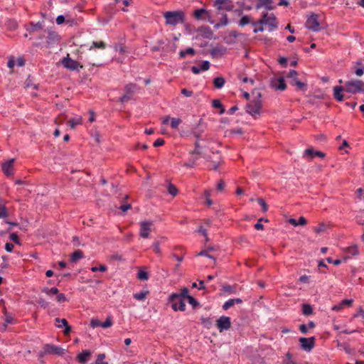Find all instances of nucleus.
I'll use <instances>...</instances> for the list:
<instances>
[{"instance_id": "41", "label": "nucleus", "mask_w": 364, "mask_h": 364, "mask_svg": "<svg viewBox=\"0 0 364 364\" xmlns=\"http://www.w3.org/2000/svg\"><path fill=\"white\" fill-rule=\"evenodd\" d=\"M228 16H227V14H223L220 21V23L216 24L215 27L219 28L220 26H224L228 25Z\"/></svg>"}, {"instance_id": "14", "label": "nucleus", "mask_w": 364, "mask_h": 364, "mask_svg": "<svg viewBox=\"0 0 364 364\" xmlns=\"http://www.w3.org/2000/svg\"><path fill=\"white\" fill-rule=\"evenodd\" d=\"M14 159H11L9 161H5L2 164V171L7 176H11L13 174Z\"/></svg>"}, {"instance_id": "48", "label": "nucleus", "mask_w": 364, "mask_h": 364, "mask_svg": "<svg viewBox=\"0 0 364 364\" xmlns=\"http://www.w3.org/2000/svg\"><path fill=\"white\" fill-rule=\"evenodd\" d=\"M346 252L351 255H356L358 253L356 246L348 247L346 250Z\"/></svg>"}, {"instance_id": "11", "label": "nucleus", "mask_w": 364, "mask_h": 364, "mask_svg": "<svg viewBox=\"0 0 364 364\" xmlns=\"http://www.w3.org/2000/svg\"><path fill=\"white\" fill-rule=\"evenodd\" d=\"M214 6L218 11H231L233 9V4L231 0H215Z\"/></svg>"}, {"instance_id": "3", "label": "nucleus", "mask_w": 364, "mask_h": 364, "mask_svg": "<svg viewBox=\"0 0 364 364\" xmlns=\"http://www.w3.org/2000/svg\"><path fill=\"white\" fill-rule=\"evenodd\" d=\"M259 25L267 26L269 31H272L277 28L278 23L274 14H264L259 20Z\"/></svg>"}, {"instance_id": "51", "label": "nucleus", "mask_w": 364, "mask_h": 364, "mask_svg": "<svg viewBox=\"0 0 364 364\" xmlns=\"http://www.w3.org/2000/svg\"><path fill=\"white\" fill-rule=\"evenodd\" d=\"M105 355L104 353L99 354L96 360L95 364H108L107 362H105Z\"/></svg>"}, {"instance_id": "61", "label": "nucleus", "mask_w": 364, "mask_h": 364, "mask_svg": "<svg viewBox=\"0 0 364 364\" xmlns=\"http://www.w3.org/2000/svg\"><path fill=\"white\" fill-rule=\"evenodd\" d=\"M210 68V63L207 60L203 61L200 65V68L203 71L208 70Z\"/></svg>"}, {"instance_id": "9", "label": "nucleus", "mask_w": 364, "mask_h": 364, "mask_svg": "<svg viewBox=\"0 0 364 364\" xmlns=\"http://www.w3.org/2000/svg\"><path fill=\"white\" fill-rule=\"evenodd\" d=\"M270 85L272 88L280 91H284L287 88V85L283 77H274L271 78Z\"/></svg>"}, {"instance_id": "47", "label": "nucleus", "mask_w": 364, "mask_h": 364, "mask_svg": "<svg viewBox=\"0 0 364 364\" xmlns=\"http://www.w3.org/2000/svg\"><path fill=\"white\" fill-rule=\"evenodd\" d=\"M235 305L234 300L232 299L228 300L224 303L223 305V309L224 310H228L230 307L233 306Z\"/></svg>"}, {"instance_id": "13", "label": "nucleus", "mask_w": 364, "mask_h": 364, "mask_svg": "<svg viewBox=\"0 0 364 364\" xmlns=\"http://www.w3.org/2000/svg\"><path fill=\"white\" fill-rule=\"evenodd\" d=\"M48 36L46 37V43L49 46L57 44L60 41L59 35L53 31H48Z\"/></svg>"}, {"instance_id": "15", "label": "nucleus", "mask_w": 364, "mask_h": 364, "mask_svg": "<svg viewBox=\"0 0 364 364\" xmlns=\"http://www.w3.org/2000/svg\"><path fill=\"white\" fill-rule=\"evenodd\" d=\"M55 325L58 328H62L63 326H64L65 330L63 332H64V334H65V335L69 334L70 332L71 331V328L69 326V324L65 318H55Z\"/></svg>"}, {"instance_id": "26", "label": "nucleus", "mask_w": 364, "mask_h": 364, "mask_svg": "<svg viewBox=\"0 0 364 364\" xmlns=\"http://www.w3.org/2000/svg\"><path fill=\"white\" fill-rule=\"evenodd\" d=\"M82 257L83 252L80 250H77L70 255V261L72 262H76L78 259Z\"/></svg>"}, {"instance_id": "62", "label": "nucleus", "mask_w": 364, "mask_h": 364, "mask_svg": "<svg viewBox=\"0 0 364 364\" xmlns=\"http://www.w3.org/2000/svg\"><path fill=\"white\" fill-rule=\"evenodd\" d=\"M325 228H326L325 225L321 223V224H319L318 226L314 228V231L316 232H323L325 230Z\"/></svg>"}, {"instance_id": "1", "label": "nucleus", "mask_w": 364, "mask_h": 364, "mask_svg": "<svg viewBox=\"0 0 364 364\" xmlns=\"http://www.w3.org/2000/svg\"><path fill=\"white\" fill-rule=\"evenodd\" d=\"M252 95H254V98L246 105L245 109L248 114L256 117L257 115H259L262 108V95L258 91L253 92Z\"/></svg>"}, {"instance_id": "4", "label": "nucleus", "mask_w": 364, "mask_h": 364, "mask_svg": "<svg viewBox=\"0 0 364 364\" xmlns=\"http://www.w3.org/2000/svg\"><path fill=\"white\" fill-rule=\"evenodd\" d=\"M345 92L350 94L364 92V82L360 80H352L346 82L344 85Z\"/></svg>"}, {"instance_id": "34", "label": "nucleus", "mask_w": 364, "mask_h": 364, "mask_svg": "<svg viewBox=\"0 0 364 364\" xmlns=\"http://www.w3.org/2000/svg\"><path fill=\"white\" fill-rule=\"evenodd\" d=\"M292 85L296 86L299 90H304L306 88V84L295 78L291 82Z\"/></svg>"}, {"instance_id": "42", "label": "nucleus", "mask_w": 364, "mask_h": 364, "mask_svg": "<svg viewBox=\"0 0 364 364\" xmlns=\"http://www.w3.org/2000/svg\"><path fill=\"white\" fill-rule=\"evenodd\" d=\"M283 364H296L295 361L292 359L291 353H287L286 357L283 360Z\"/></svg>"}, {"instance_id": "17", "label": "nucleus", "mask_w": 364, "mask_h": 364, "mask_svg": "<svg viewBox=\"0 0 364 364\" xmlns=\"http://www.w3.org/2000/svg\"><path fill=\"white\" fill-rule=\"evenodd\" d=\"M304 156L309 157L310 159H313L315 156L323 158L325 156V154L320 151H314L313 148H309L305 150Z\"/></svg>"}, {"instance_id": "49", "label": "nucleus", "mask_w": 364, "mask_h": 364, "mask_svg": "<svg viewBox=\"0 0 364 364\" xmlns=\"http://www.w3.org/2000/svg\"><path fill=\"white\" fill-rule=\"evenodd\" d=\"M102 322L97 318H93L90 321V326L92 328H96L98 326H101Z\"/></svg>"}, {"instance_id": "29", "label": "nucleus", "mask_w": 364, "mask_h": 364, "mask_svg": "<svg viewBox=\"0 0 364 364\" xmlns=\"http://www.w3.org/2000/svg\"><path fill=\"white\" fill-rule=\"evenodd\" d=\"M149 291H141L134 294V298L138 301H143L149 294Z\"/></svg>"}, {"instance_id": "38", "label": "nucleus", "mask_w": 364, "mask_h": 364, "mask_svg": "<svg viewBox=\"0 0 364 364\" xmlns=\"http://www.w3.org/2000/svg\"><path fill=\"white\" fill-rule=\"evenodd\" d=\"M92 48H99V49H105L106 48V44L103 41H100V42L93 41L92 46L90 47V49H92Z\"/></svg>"}, {"instance_id": "56", "label": "nucleus", "mask_w": 364, "mask_h": 364, "mask_svg": "<svg viewBox=\"0 0 364 364\" xmlns=\"http://www.w3.org/2000/svg\"><path fill=\"white\" fill-rule=\"evenodd\" d=\"M201 323L205 327L209 328V326L212 324V321L210 318H201Z\"/></svg>"}, {"instance_id": "59", "label": "nucleus", "mask_w": 364, "mask_h": 364, "mask_svg": "<svg viewBox=\"0 0 364 364\" xmlns=\"http://www.w3.org/2000/svg\"><path fill=\"white\" fill-rule=\"evenodd\" d=\"M297 75H298V73L296 70H292L289 71V73L287 75V77L289 78H291V80H293L295 78H297Z\"/></svg>"}, {"instance_id": "43", "label": "nucleus", "mask_w": 364, "mask_h": 364, "mask_svg": "<svg viewBox=\"0 0 364 364\" xmlns=\"http://www.w3.org/2000/svg\"><path fill=\"white\" fill-rule=\"evenodd\" d=\"M112 324H113V322H112L111 316H108L106 318L105 321L102 322L101 326L104 328H107L112 326Z\"/></svg>"}, {"instance_id": "18", "label": "nucleus", "mask_w": 364, "mask_h": 364, "mask_svg": "<svg viewBox=\"0 0 364 364\" xmlns=\"http://www.w3.org/2000/svg\"><path fill=\"white\" fill-rule=\"evenodd\" d=\"M201 156V154L193 153V151H190V157L188 161L185 163L184 166L190 168L194 167L196 165V162Z\"/></svg>"}, {"instance_id": "23", "label": "nucleus", "mask_w": 364, "mask_h": 364, "mask_svg": "<svg viewBox=\"0 0 364 364\" xmlns=\"http://www.w3.org/2000/svg\"><path fill=\"white\" fill-rule=\"evenodd\" d=\"M288 222L294 226L305 225L307 223L306 218L303 216L299 217L298 220L294 218H290Z\"/></svg>"}, {"instance_id": "45", "label": "nucleus", "mask_w": 364, "mask_h": 364, "mask_svg": "<svg viewBox=\"0 0 364 364\" xmlns=\"http://www.w3.org/2000/svg\"><path fill=\"white\" fill-rule=\"evenodd\" d=\"M186 299L191 305L193 306V308H196L198 306H199V303L192 296H188V298H186Z\"/></svg>"}, {"instance_id": "10", "label": "nucleus", "mask_w": 364, "mask_h": 364, "mask_svg": "<svg viewBox=\"0 0 364 364\" xmlns=\"http://www.w3.org/2000/svg\"><path fill=\"white\" fill-rule=\"evenodd\" d=\"M306 26L313 31H318L320 30V24L318 21V16L316 14H311L306 20Z\"/></svg>"}, {"instance_id": "5", "label": "nucleus", "mask_w": 364, "mask_h": 364, "mask_svg": "<svg viewBox=\"0 0 364 364\" xmlns=\"http://www.w3.org/2000/svg\"><path fill=\"white\" fill-rule=\"evenodd\" d=\"M40 353L41 355L47 354L63 355L65 353V350L58 346L53 344H46L43 346V349Z\"/></svg>"}, {"instance_id": "35", "label": "nucleus", "mask_w": 364, "mask_h": 364, "mask_svg": "<svg viewBox=\"0 0 364 364\" xmlns=\"http://www.w3.org/2000/svg\"><path fill=\"white\" fill-rule=\"evenodd\" d=\"M167 191L172 196H176L178 192V188L172 183L168 184Z\"/></svg>"}, {"instance_id": "44", "label": "nucleus", "mask_w": 364, "mask_h": 364, "mask_svg": "<svg viewBox=\"0 0 364 364\" xmlns=\"http://www.w3.org/2000/svg\"><path fill=\"white\" fill-rule=\"evenodd\" d=\"M137 277L139 279L144 281V280H147L149 279V274L146 272L140 270L138 272Z\"/></svg>"}, {"instance_id": "58", "label": "nucleus", "mask_w": 364, "mask_h": 364, "mask_svg": "<svg viewBox=\"0 0 364 364\" xmlns=\"http://www.w3.org/2000/svg\"><path fill=\"white\" fill-rule=\"evenodd\" d=\"M188 292H189L188 289L186 288H184L183 289L181 290V296L179 297L182 298L183 299H186V298H188V296H190L188 294Z\"/></svg>"}, {"instance_id": "6", "label": "nucleus", "mask_w": 364, "mask_h": 364, "mask_svg": "<svg viewBox=\"0 0 364 364\" xmlns=\"http://www.w3.org/2000/svg\"><path fill=\"white\" fill-rule=\"evenodd\" d=\"M61 64L64 68L70 70H76L78 68H82V65L77 61L71 59L69 54H67V56L61 60Z\"/></svg>"}, {"instance_id": "25", "label": "nucleus", "mask_w": 364, "mask_h": 364, "mask_svg": "<svg viewBox=\"0 0 364 364\" xmlns=\"http://www.w3.org/2000/svg\"><path fill=\"white\" fill-rule=\"evenodd\" d=\"M207 161L209 163V165H208V168L210 169H213V170H217L219 165H220V159L219 160H217V161H214V160H212L210 156H207L205 157Z\"/></svg>"}, {"instance_id": "16", "label": "nucleus", "mask_w": 364, "mask_h": 364, "mask_svg": "<svg viewBox=\"0 0 364 364\" xmlns=\"http://www.w3.org/2000/svg\"><path fill=\"white\" fill-rule=\"evenodd\" d=\"M176 298V300L173 302L172 304V308L175 311H183L186 309V303L184 299L182 298H180L179 296H175Z\"/></svg>"}, {"instance_id": "33", "label": "nucleus", "mask_w": 364, "mask_h": 364, "mask_svg": "<svg viewBox=\"0 0 364 364\" xmlns=\"http://www.w3.org/2000/svg\"><path fill=\"white\" fill-rule=\"evenodd\" d=\"M90 352L89 350H84L78 355V360L80 363H85L88 356H90Z\"/></svg>"}, {"instance_id": "64", "label": "nucleus", "mask_w": 364, "mask_h": 364, "mask_svg": "<svg viewBox=\"0 0 364 364\" xmlns=\"http://www.w3.org/2000/svg\"><path fill=\"white\" fill-rule=\"evenodd\" d=\"M38 304L43 308H46L48 307V302L46 301L45 299H40L38 301Z\"/></svg>"}, {"instance_id": "46", "label": "nucleus", "mask_w": 364, "mask_h": 364, "mask_svg": "<svg viewBox=\"0 0 364 364\" xmlns=\"http://www.w3.org/2000/svg\"><path fill=\"white\" fill-rule=\"evenodd\" d=\"M181 123V120L179 118H173L171 122V127L173 129H177L178 125Z\"/></svg>"}, {"instance_id": "63", "label": "nucleus", "mask_w": 364, "mask_h": 364, "mask_svg": "<svg viewBox=\"0 0 364 364\" xmlns=\"http://www.w3.org/2000/svg\"><path fill=\"white\" fill-rule=\"evenodd\" d=\"M56 299L58 302H64L66 301V297L64 294H57Z\"/></svg>"}, {"instance_id": "39", "label": "nucleus", "mask_w": 364, "mask_h": 364, "mask_svg": "<svg viewBox=\"0 0 364 364\" xmlns=\"http://www.w3.org/2000/svg\"><path fill=\"white\" fill-rule=\"evenodd\" d=\"M43 291L48 296L58 294V289L56 287H52L50 289L45 288Z\"/></svg>"}, {"instance_id": "50", "label": "nucleus", "mask_w": 364, "mask_h": 364, "mask_svg": "<svg viewBox=\"0 0 364 364\" xmlns=\"http://www.w3.org/2000/svg\"><path fill=\"white\" fill-rule=\"evenodd\" d=\"M223 289L224 291L228 292L229 294H235V289L234 287L230 285H225L223 287Z\"/></svg>"}, {"instance_id": "22", "label": "nucleus", "mask_w": 364, "mask_h": 364, "mask_svg": "<svg viewBox=\"0 0 364 364\" xmlns=\"http://www.w3.org/2000/svg\"><path fill=\"white\" fill-rule=\"evenodd\" d=\"M138 86L136 84L134 83H129L126 85L124 90H125V94L128 95L129 97H131V95H132L137 90Z\"/></svg>"}, {"instance_id": "7", "label": "nucleus", "mask_w": 364, "mask_h": 364, "mask_svg": "<svg viewBox=\"0 0 364 364\" xmlns=\"http://www.w3.org/2000/svg\"><path fill=\"white\" fill-rule=\"evenodd\" d=\"M216 326L220 332L228 330L231 326L230 318L225 316H220L216 321Z\"/></svg>"}, {"instance_id": "37", "label": "nucleus", "mask_w": 364, "mask_h": 364, "mask_svg": "<svg viewBox=\"0 0 364 364\" xmlns=\"http://www.w3.org/2000/svg\"><path fill=\"white\" fill-rule=\"evenodd\" d=\"M251 23V18L249 16H243L239 21V26H245Z\"/></svg>"}, {"instance_id": "32", "label": "nucleus", "mask_w": 364, "mask_h": 364, "mask_svg": "<svg viewBox=\"0 0 364 364\" xmlns=\"http://www.w3.org/2000/svg\"><path fill=\"white\" fill-rule=\"evenodd\" d=\"M272 4L271 0H259V3L257 5V9H259L262 6L266 7L267 9L271 10L272 8L270 6Z\"/></svg>"}, {"instance_id": "24", "label": "nucleus", "mask_w": 364, "mask_h": 364, "mask_svg": "<svg viewBox=\"0 0 364 364\" xmlns=\"http://www.w3.org/2000/svg\"><path fill=\"white\" fill-rule=\"evenodd\" d=\"M82 123V117L80 116L71 118L68 120V124L71 129H74L77 125Z\"/></svg>"}, {"instance_id": "21", "label": "nucleus", "mask_w": 364, "mask_h": 364, "mask_svg": "<svg viewBox=\"0 0 364 364\" xmlns=\"http://www.w3.org/2000/svg\"><path fill=\"white\" fill-rule=\"evenodd\" d=\"M205 126L203 123L202 119H200L196 127L193 129V134L198 139L201 134L204 132Z\"/></svg>"}, {"instance_id": "27", "label": "nucleus", "mask_w": 364, "mask_h": 364, "mask_svg": "<svg viewBox=\"0 0 364 364\" xmlns=\"http://www.w3.org/2000/svg\"><path fill=\"white\" fill-rule=\"evenodd\" d=\"M225 80L223 77H217L213 80V85L218 89L222 88L225 85Z\"/></svg>"}, {"instance_id": "57", "label": "nucleus", "mask_w": 364, "mask_h": 364, "mask_svg": "<svg viewBox=\"0 0 364 364\" xmlns=\"http://www.w3.org/2000/svg\"><path fill=\"white\" fill-rule=\"evenodd\" d=\"M193 153H198L202 154L201 146L198 140L195 142V149L193 150Z\"/></svg>"}, {"instance_id": "30", "label": "nucleus", "mask_w": 364, "mask_h": 364, "mask_svg": "<svg viewBox=\"0 0 364 364\" xmlns=\"http://www.w3.org/2000/svg\"><path fill=\"white\" fill-rule=\"evenodd\" d=\"M302 313L305 316H309L313 314V309L311 305L304 304L302 305Z\"/></svg>"}, {"instance_id": "60", "label": "nucleus", "mask_w": 364, "mask_h": 364, "mask_svg": "<svg viewBox=\"0 0 364 364\" xmlns=\"http://www.w3.org/2000/svg\"><path fill=\"white\" fill-rule=\"evenodd\" d=\"M115 50L120 53H126V48L122 44L117 45L115 46Z\"/></svg>"}, {"instance_id": "40", "label": "nucleus", "mask_w": 364, "mask_h": 364, "mask_svg": "<svg viewBox=\"0 0 364 364\" xmlns=\"http://www.w3.org/2000/svg\"><path fill=\"white\" fill-rule=\"evenodd\" d=\"M9 213L6 206L0 203V218H5L8 216Z\"/></svg>"}, {"instance_id": "28", "label": "nucleus", "mask_w": 364, "mask_h": 364, "mask_svg": "<svg viewBox=\"0 0 364 364\" xmlns=\"http://www.w3.org/2000/svg\"><path fill=\"white\" fill-rule=\"evenodd\" d=\"M196 51L192 48H188L186 50H182L179 52L180 58H184L187 55H194Z\"/></svg>"}, {"instance_id": "55", "label": "nucleus", "mask_w": 364, "mask_h": 364, "mask_svg": "<svg viewBox=\"0 0 364 364\" xmlns=\"http://www.w3.org/2000/svg\"><path fill=\"white\" fill-rule=\"evenodd\" d=\"M107 266L104 265V264H100L99 267H92L91 268V270L92 272H97V271H100V272H105L107 270Z\"/></svg>"}, {"instance_id": "36", "label": "nucleus", "mask_w": 364, "mask_h": 364, "mask_svg": "<svg viewBox=\"0 0 364 364\" xmlns=\"http://www.w3.org/2000/svg\"><path fill=\"white\" fill-rule=\"evenodd\" d=\"M212 105L214 108H220V114L225 112V109L223 107V105L219 100H213L212 102Z\"/></svg>"}, {"instance_id": "31", "label": "nucleus", "mask_w": 364, "mask_h": 364, "mask_svg": "<svg viewBox=\"0 0 364 364\" xmlns=\"http://www.w3.org/2000/svg\"><path fill=\"white\" fill-rule=\"evenodd\" d=\"M204 14H208V11L204 9H196L193 12V16L197 19L201 18Z\"/></svg>"}, {"instance_id": "54", "label": "nucleus", "mask_w": 364, "mask_h": 364, "mask_svg": "<svg viewBox=\"0 0 364 364\" xmlns=\"http://www.w3.org/2000/svg\"><path fill=\"white\" fill-rule=\"evenodd\" d=\"M257 202L261 205V207L262 208V211L266 212L267 210L268 207H267L266 202L264 200V199L259 198L257 199Z\"/></svg>"}, {"instance_id": "53", "label": "nucleus", "mask_w": 364, "mask_h": 364, "mask_svg": "<svg viewBox=\"0 0 364 364\" xmlns=\"http://www.w3.org/2000/svg\"><path fill=\"white\" fill-rule=\"evenodd\" d=\"M160 244L158 241H155L151 247L153 249V250L156 253V254H159L160 255L161 254V249H160V247H159Z\"/></svg>"}, {"instance_id": "52", "label": "nucleus", "mask_w": 364, "mask_h": 364, "mask_svg": "<svg viewBox=\"0 0 364 364\" xmlns=\"http://www.w3.org/2000/svg\"><path fill=\"white\" fill-rule=\"evenodd\" d=\"M198 256H205V257H207L208 258H210V259H215V257L209 254V251L207 250H202L200 251L198 254Z\"/></svg>"}, {"instance_id": "2", "label": "nucleus", "mask_w": 364, "mask_h": 364, "mask_svg": "<svg viewBox=\"0 0 364 364\" xmlns=\"http://www.w3.org/2000/svg\"><path fill=\"white\" fill-rule=\"evenodd\" d=\"M164 17L166 19V23L170 26H176L185 21V14L182 11H166Z\"/></svg>"}, {"instance_id": "8", "label": "nucleus", "mask_w": 364, "mask_h": 364, "mask_svg": "<svg viewBox=\"0 0 364 364\" xmlns=\"http://www.w3.org/2000/svg\"><path fill=\"white\" fill-rule=\"evenodd\" d=\"M153 222L150 220L141 221L140 223V232L139 235L143 238H148L149 233L151 231Z\"/></svg>"}, {"instance_id": "19", "label": "nucleus", "mask_w": 364, "mask_h": 364, "mask_svg": "<svg viewBox=\"0 0 364 364\" xmlns=\"http://www.w3.org/2000/svg\"><path fill=\"white\" fill-rule=\"evenodd\" d=\"M43 27V23L41 21H38L36 23L31 22L28 25L26 26V29L29 32V33H33L42 30Z\"/></svg>"}, {"instance_id": "12", "label": "nucleus", "mask_w": 364, "mask_h": 364, "mask_svg": "<svg viewBox=\"0 0 364 364\" xmlns=\"http://www.w3.org/2000/svg\"><path fill=\"white\" fill-rule=\"evenodd\" d=\"M314 337L299 338L301 348L306 351H310L314 348Z\"/></svg>"}, {"instance_id": "20", "label": "nucleus", "mask_w": 364, "mask_h": 364, "mask_svg": "<svg viewBox=\"0 0 364 364\" xmlns=\"http://www.w3.org/2000/svg\"><path fill=\"white\" fill-rule=\"evenodd\" d=\"M342 92H345L344 86H336L333 87V97L338 102L343 100L344 96L342 95Z\"/></svg>"}]
</instances>
